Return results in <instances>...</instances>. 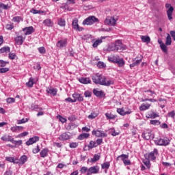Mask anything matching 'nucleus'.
Listing matches in <instances>:
<instances>
[{
    "mask_svg": "<svg viewBox=\"0 0 175 175\" xmlns=\"http://www.w3.org/2000/svg\"><path fill=\"white\" fill-rule=\"evenodd\" d=\"M144 164L148 167V169H150V160H144L143 161Z\"/></svg>",
    "mask_w": 175,
    "mask_h": 175,
    "instance_id": "obj_62",
    "label": "nucleus"
},
{
    "mask_svg": "<svg viewBox=\"0 0 175 175\" xmlns=\"http://www.w3.org/2000/svg\"><path fill=\"white\" fill-rule=\"evenodd\" d=\"M16 37L14 38L15 44L17 46H21L23 43H24V40H25V36H23V35L16 33Z\"/></svg>",
    "mask_w": 175,
    "mask_h": 175,
    "instance_id": "obj_6",
    "label": "nucleus"
},
{
    "mask_svg": "<svg viewBox=\"0 0 175 175\" xmlns=\"http://www.w3.org/2000/svg\"><path fill=\"white\" fill-rule=\"evenodd\" d=\"M46 92L50 95H53V96H55V95H57V92H58V90L55 88L48 87L46 88Z\"/></svg>",
    "mask_w": 175,
    "mask_h": 175,
    "instance_id": "obj_21",
    "label": "nucleus"
},
{
    "mask_svg": "<svg viewBox=\"0 0 175 175\" xmlns=\"http://www.w3.org/2000/svg\"><path fill=\"white\" fill-rule=\"evenodd\" d=\"M8 64H9V62H5L3 60H0V68H3V67L6 66V65H8Z\"/></svg>",
    "mask_w": 175,
    "mask_h": 175,
    "instance_id": "obj_56",
    "label": "nucleus"
},
{
    "mask_svg": "<svg viewBox=\"0 0 175 175\" xmlns=\"http://www.w3.org/2000/svg\"><path fill=\"white\" fill-rule=\"evenodd\" d=\"M114 84V79L108 77L103 76L101 81V85L109 87V85H113Z\"/></svg>",
    "mask_w": 175,
    "mask_h": 175,
    "instance_id": "obj_3",
    "label": "nucleus"
},
{
    "mask_svg": "<svg viewBox=\"0 0 175 175\" xmlns=\"http://www.w3.org/2000/svg\"><path fill=\"white\" fill-rule=\"evenodd\" d=\"M103 79V75L100 74H96L92 76V80L94 84H99L101 85L102 84V80Z\"/></svg>",
    "mask_w": 175,
    "mask_h": 175,
    "instance_id": "obj_7",
    "label": "nucleus"
},
{
    "mask_svg": "<svg viewBox=\"0 0 175 175\" xmlns=\"http://www.w3.org/2000/svg\"><path fill=\"white\" fill-rule=\"evenodd\" d=\"M79 81L82 84H90L91 79H90V78L88 77H81V79H79Z\"/></svg>",
    "mask_w": 175,
    "mask_h": 175,
    "instance_id": "obj_27",
    "label": "nucleus"
},
{
    "mask_svg": "<svg viewBox=\"0 0 175 175\" xmlns=\"http://www.w3.org/2000/svg\"><path fill=\"white\" fill-rule=\"evenodd\" d=\"M40 151V148H39V146H37L36 148H33V154H38Z\"/></svg>",
    "mask_w": 175,
    "mask_h": 175,
    "instance_id": "obj_63",
    "label": "nucleus"
},
{
    "mask_svg": "<svg viewBox=\"0 0 175 175\" xmlns=\"http://www.w3.org/2000/svg\"><path fill=\"white\" fill-rule=\"evenodd\" d=\"M145 96H153V98H155V96L154 95H157V94L154 93V91L152 90H147V91H145Z\"/></svg>",
    "mask_w": 175,
    "mask_h": 175,
    "instance_id": "obj_40",
    "label": "nucleus"
},
{
    "mask_svg": "<svg viewBox=\"0 0 175 175\" xmlns=\"http://www.w3.org/2000/svg\"><path fill=\"white\" fill-rule=\"evenodd\" d=\"M128 158H129V155L122 154L116 158V161H120V159L121 161H122L124 165L125 166H128L131 165V160L128 159Z\"/></svg>",
    "mask_w": 175,
    "mask_h": 175,
    "instance_id": "obj_4",
    "label": "nucleus"
},
{
    "mask_svg": "<svg viewBox=\"0 0 175 175\" xmlns=\"http://www.w3.org/2000/svg\"><path fill=\"white\" fill-rule=\"evenodd\" d=\"M120 56L119 55H111L108 57V61H109V62H113V64H116L118 61V59H119Z\"/></svg>",
    "mask_w": 175,
    "mask_h": 175,
    "instance_id": "obj_25",
    "label": "nucleus"
},
{
    "mask_svg": "<svg viewBox=\"0 0 175 175\" xmlns=\"http://www.w3.org/2000/svg\"><path fill=\"white\" fill-rule=\"evenodd\" d=\"M114 46L116 51H124V50H126V46L122 44L121 40H117L114 43Z\"/></svg>",
    "mask_w": 175,
    "mask_h": 175,
    "instance_id": "obj_5",
    "label": "nucleus"
},
{
    "mask_svg": "<svg viewBox=\"0 0 175 175\" xmlns=\"http://www.w3.org/2000/svg\"><path fill=\"white\" fill-rule=\"evenodd\" d=\"M170 44H172V37H170V33H167L166 41H165V45L170 46Z\"/></svg>",
    "mask_w": 175,
    "mask_h": 175,
    "instance_id": "obj_41",
    "label": "nucleus"
},
{
    "mask_svg": "<svg viewBox=\"0 0 175 175\" xmlns=\"http://www.w3.org/2000/svg\"><path fill=\"white\" fill-rule=\"evenodd\" d=\"M48 154H49L48 148H44L40 152V155L41 158H46V157H47Z\"/></svg>",
    "mask_w": 175,
    "mask_h": 175,
    "instance_id": "obj_31",
    "label": "nucleus"
},
{
    "mask_svg": "<svg viewBox=\"0 0 175 175\" xmlns=\"http://www.w3.org/2000/svg\"><path fill=\"white\" fill-rule=\"evenodd\" d=\"M0 8L1 9H4V10H8V9H9V5H5L4 3H1L0 4Z\"/></svg>",
    "mask_w": 175,
    "mask_h": 175,
    "instance_id": "obj_61",
    "label": "nucleus"
},
{
    "mask_svg": "<svg viewBox=\"0 0 175 175\" xmlns=\"http://www.w3.org/2000/svg\"><path fill=\"white\" fill-rule=\"evenodd\" d=\"M117 113H118V114H120V116H126V114H131V113H132V111H131V109H129V111H125L122 108H118Z\"/></svg>",
    "mask_w": 175,
    "mask_h": 175,
    "instance_id": "obj_23",
    "label": "nucleus"
},
{
    "mask_svg": "<svg viewBox=\"0 0 175 175\" xmlns=\"http://www.w3.org/2000/svg\"><path fill=\"white\" fill-rule=\"evenodd\" d=\"M102 39H105V37H101L100 39H98L96 41H94L92 44V46L94 49H96V47H98V46H99V44H100V43H102V42H103Z\"/></svg>",
    "mask_w": 175,
    "mask_h": 175,
    "instance_id": "obj_32",
    "label": "nucleus"
},
{
    "mask_svg": "<svg viewBox=\"0 0 175 175\" xmlns=\"http://www.w3.org/2000/svg\"><path fill=\"white\" fill-rule=\"evenodd\" d=\"M43 24L45 25V27H53V25H54V23L51 21V19H45L43 21Z\"/></svg>",
    "mask_w": 175,
    "mask_h": 175,
    "instance_id": "obj_33",
    "label": "nucleus"
},
{
    "mask_svg": "<svg viewBox=\"0 0 175 175\" xmlns=\"http://www.w3.org/2000/svg\"><path fill=\"white\" fill-rule=\"evenodd\" d=\"M88 147L89 150H92V148H95V147H98V144H96V142H95V141H90Z\"/></svg>",
    "mask_w": 175,
    "mask_h": 175,
    "instance_id": "obj_38",
    "label": "nucleus"
},
{
    "mask_svg": "<svg viewBox=\"0 0 175 175\" xmlns=\"http://www.w3.org/2000/svg\"><path fill=\"white\" fill-rule=\"evenodd\" d=\"M22 31L23 32H24L25 36H27L28 35H31V33H33V32H35V29H33V27L30 26L23 28Z\"/></svg>",
    "mask_w": 175,
    "mask_h": 175,
    "instance_id": "obj_14",
    "label": "nucleus"
},
{
    "mask_svg": "<svg viewBox=\"0 0 175 175\" xmlns=\"http://www.w3.org/2000/svg\"><path fill=\"white\" fill-rule=\"evenodd\" d=\"M87 137H90V135L88 133H83L79 136V140H83V139H87Z\"/></svg>",
    "mask_w": 175,
    "mask_h": 175,
    "instance_id": "obj_45",
    "label": "nucleus"
},
{
    "mask_svg": "<svg viewBox=\"0 0 175 175\" xmlns=\"http://www.w3.org/2000/svg\"><path fill=\"white\" fill-rule=\"evenodd\" d=\"M38 51L40 53V54H45L46 53V49L44 46H41L38 48Z\"/></svg>",
    "mask_w": 175,
    "mask_h": 175,
    "instance_id": "obj_58",
    "label": "nucleus"
},
{
    "mask_svg": "<svg viewBox=\"0 0 175 175\" xmlns=\"http://www.w3.org/2000/svg\"><path fill=\"white\" fill-rule=\"evenodd\" d=\"M154 142L156 146L166 147V146H169L170 144V139L167 137H156L154 139Z\"/></svg>",
    "mask_w": 175,
    "mask_h": 175,
    "instance_id": "obj_1",
    "label": "nucleus"
},
{
    "mask_svg": "<svg viewBox=\"0 0 175 175\" xmlns=\"http://www.w3.org/2000/svg\"><path fill=\"white\" fill-rule=\"evenodd\" d=\"M142 137L145 139V140H150V139L154 138V134H152L151 130H146L142 133Z\"/></svg>",
    "mask_w": 175,
    "mask_h": 175,
    "instance_id": "obj_13",
    "label": "nucleus"
},
{
    "mask_svg": "<svg viewBox=\"0 0 175 175\" xmlns=\"http://www.w3.org/2000/svg\"><path fill=\"white\" fill-rule=\"evenodd\" d=\"M0 53H10V47L4 46L0 49Z\"/></svg>",
    "mask_w": 175,
    "mask_h": 175,
    "instance_id": "obj_44",
    "label": "nucleus"
},
{
    "mask_svg": "<svg viewBox=\"0 0 175 175\" xmlns=\"http://www.w3.org/2000/svg\"><path fill=\"white\" fill-rule=\"evenodd\" d=\"M57 24L58 25H59V27H65V25H66L65 19L64 18L59 19L57 21Z\"/></svg>",
    "mask_w": 175,
    "mask_h": 175,
    "instance_id": "obj_42",
    "label": "nucleus"
},
{
    "mask_svg": "<svg viewBox=\"0 0 175 175\" xmlns=\"http://www.w3.org/2000/svg\"><path fill=\"white\" fill-rule=\"evenodd\" d=\"M116 64H117L119 68H122V66H125V61H124L123 58L119 57V59H118V61H116Z\"/></svg>",
    "mask_w": 175,
    "mask_h": 175,
    "instance_id": "obj_28",
    "label": "nucleus"
},
{
    "mask_svg": "<svg viewBox=\"0 0 175 175\" xmlns=\"http://www.w3.org/2000/svg\"><path fill=\"white\" fill-rule=\"evenodd\" d=\"M150 124L151 125H161V122L159 120H150Z\"/></svg>",
    "mask_w": 175,
    "mask_h": 175,
    "instance_id": "obj_48",
    "label": "nucleus"
},
{
    "mask_svg": "<svg viewBox=\"0 0 175 175\" xmlns=\"http://www.w3.org/2000/svg\"><path fill=\"white\" fill-rule=\"evenodd\" d=\"M72 137L70 133H63L59 137V139L62 142H65V140H69Z\"/></svg>",
    "mask_w": 175,
    "mask_h": 175,
    "instance_id": "obj_16",
    "label": "nucleus"
},
{
    "mask_svg": "<svg viewBox=\"0 0 175 175\" xmlns=\"http://www.w3.org/2000/svg\"><path fill=\"white\" fill-rule=\"evenodd\" d=\"M107 51H117V49H116V46L113 44V45H111V46H108Z\"/></svg>",
    "mask_w": 175,
    "mask_h": 175,
    "instance_id": "obj_54",
    "label": "nucleus"
},
{
    "mask_svg": "<svg viewBox=\"0 0 175 175\" xmlns=\"http://www.w3.org/2000/svg\"><path fill=\"white\" fill-rule=\"evenodd\" d=\"M38 142H39V137L34 136L33 137L29 138V140L26 142V146H31V144H33Z\"/></svg>",
    "mask_w": 175,
    "mask_h": 175,
    "instance_id": "obj_17",
    "label": "nucleus"
},
{
    "mask_svg": "<svg viewBox=\"0 0 175 175\" xmlns=\"http://www.w3.org/2000/svg\"><path fill=\"white\" fill-rule=\"evenodd\" d=\"M72 28L78 32H81V31L84 30L83 27H80V26H79V19H77V18L72 20Z\"/></svg>",
    "mask_w": 175,
    "mask_h": 175,
    "instance_id": "obj_9",
    "label": "nucleus"
},
{
    "mask_svg": "<svg viewBox=\"0 0 175 175\" xmlns=\"http://www.w3.org/2000/svg\"><path fill=\"white\" fill-rule=\"evenodd\" d=\"M99 159H100V154H95L93 158L90 159V162L92 163H95V162H97Z\"/></svg>",
    "mask_w": 175,
    "mask_h": 175,
    "instance_id": "obj_30",
    "label": "nucleus"
},
{
    "mask_svg": "<svg viewBox=\"0 0 175 175\" xmlns=\"http://www.w3.org/2000/svg\"><path fill=\"white\" fill-rule=\"evenodd\" d=\"M140 38H141V40H142L144 43H150V42H151V38H150V36H141Z\"/></svg>",
    "mask_w": 175,
    "mask_h": 175,
    "instance_id": "obj_34",
    "label": "nucleus"
},
{
    "mask_svg": "<svg viewBox=\"0 0 175 175\" xmlns=\"http://www.w3.org/2000/svg\"><path fill=\"white\" fill-rule=\"evenodd\" d=\"M99 173V166L94 165L88 168L86 175L98 174Z\"/></svg>",
    "mask_w": 175,
    "mask_h": 175,
    "instance_id": "obj_11",
    "label": "nucleus"
},
{
    "mask_svg": "<svg viewBox=\"0 0 175 175\" xmlns=\"http://www.w3.org/2000/svg\"><path fill=\"white\" fill-rule=\"evenodd\" d=\"M95 23H99V19L94 16H90L83 21V25H92Z\"/></svg>",
    "mask_w": 175,
    "mask_h": 175,
    "instance_id": "obj_2",
    "label": "nucleus"
},
{
    "mask_svg": "<svg viewBox=\"0 0 175 175\" xmlns=\"http://www.w3.org/2000/svg\"><path fill=\"white\" fill-rule=\"evenodd\" d=\"M12 21L14 23H20L23 21V18H21V16H15L12 18Z\"/></svg>",
    "mask_w": 175,
    "mask_h": 175,
    "instance_id": "obj_47",
    "label": "nucleus"
},
{
    "mask_svg": "<svg viewBox=\"0 0 175 175\" xmlns=\"http://www.w3.org/2000/svg\"><path fill=\"white\" fill-rule=\"evenodd\" d=\"M7 103H14L16 102V99L14 98H8L6 99Z\"/></svg>",
    "mask_w": 175,
    "mask_h": 175,
    "instance_id": "obj_59",
    "label": "nucleus"
},
{
    "mask_svg": "<svg viewBox=\"0 0 175 175\" xmlns=\"http://www.w3.org/2000/svg\"><path fill=\"white\" fill-rule=\"evenodd\" d=\"M97 66L98 68H100V69H103V68H106V64L103 62H98L97 64Z\"/></svg>",
    "mask_w": 175,
    "mask_h": 175,
    "instance_id": "obj_51",
    "label": "nucleus"
},
{
    "mask_svg": "<svg viewBox=\"0 0 175 175\" xmlns=\"http://www.w3.org/2000/svg\"><path fill=\"white\" fill-rule=\"evenodd\" d=\"M24 129V127L21 126H15L10 128V131L12 132H15L16 133H18L20 131H23Z\"/></svg>",
    "mask_w": 175,
    "mask_h": 175,
    "instance_id": "obj_24",
    "label": "nucleus"
},
{
    "mask_svg": "<svg viewBox=\"0 0 175 175\" xmlns=\"http://www.w3.org/2000/svg\"><path fill=\"white\" fill-rule=\"evenodd\" d=\"M30 13H32L33 14H42V13H44V12L33 8L30 10Z\"/></svg>",
    "mask_w": 175,
    "mask_h": 175,
    "instance_id": "obj_43",
    "label": "nucleus"
},
{
    "mask_svg": "<svg viewBox=\"0 0 175 175\" xmlns=\"http://www.w3.org/2000/svg\"><path fill=\"white\" fill-rule=\"evenodd\" d=\"M110 167V162H105L101 165L102 169H109Z\"/></svg>",
    "mask_w": 175,
    "mask_h": 175,
    "instance_id": "obj_46",
    "label": "nucleus"
},
{
    "mask_svg": "<svg viewBox=\"0 0 175 175\" xmlns=\"http://www.w3.org/2000/svg\"><path fill=\"white\" fill-rule=\"evenodd\" d=\"M20 165H24L27 161H28V157L27 155H23L19 159Z\"/></svg>",
    "mask_w": 175,
    "mask_h": 175,
    "instance_id": "obj_36",
    "label": "nucleus"
},
{
    "mask_svg": "<svg viewBox=\"0 0 175 175\" xmlns=\"http://www.w3.org/2000/svg\"><path fill=\"white\" fill-rule=\"evenodd\" d=\"M165 8L166 9H168L167 10V16L168 17V20H173V16H173V12L174 10V8L170 3H167L165 5Z\"/></svg>",
    "mask_w": 175,
    "mask_h": 175,
    "instance_id": "obj_8",
    "label": "nucleus"
},
{
    "mask_svg": "<svg viewBox=\"0 0 175 175\" xmlns=\"http://www.w3.org/2000/svg\"><path fill=\"white\" fill-rule=\"evenodd\" d=\"M12 144H14L15 146H21L23 144V141L22 140H18L16 141L14 139H12Z\"/></svg>",
    "mask_w": 175,
    "mask_h": 175,
    "instance_id": "obj_49",
    "label": "nucleus"
},
{
    "mask_svg": "<svg viewBox=\"0 0 175 175\" xmlns=\"http://www.w3.org/2000/svg\"><path fill=\"white\" fill-rule=\"evenodd\" d=\"M78 146H79V144L76 142H72L69 145L70 148H76L77 147H78Z\"/></svg>",
    "mask_w": 175,
    "mask_h": 175,
    "instance_id": "obj_57",
    "label": "nucleus"
},
{
    "mask_svg": "<svg viewBox=\"0 0 175 175\" xmlns=\"http://www.w3.org/2000/svg\"><path fill=\"white\" fill-rule=\"evenodd\" d=\"M10 59H16L17 58V55L15 53H9Z\"/></svg>",
    "mask_w": 175,
    "mask_h": 175,
    "instance_id": "obj_53",
    "label": "nucleus"
},
{
    "mask_svg": "<svg viewBox=\"0 0 175 175\" xmlns=\"http://www.w3.org/2000/svg\"><path fill=\"white\" fill-rule=\"evenodd\" d=\"M110 134L111 135V136H118V135H120V133L116 132V129H111Z\"/></svg>",
    "mask_w": 175,
    "mask_h": 175,
    "instance_id": "obj_50",
    "label": "nucleus"
},
{
    "mask_svg": "<svg viewBox=\"0 0 175 175\" xmlns=\"http://www.w3.org/2000/svg\"><path fill=\"white\" fill-rule=\"evenodd\" d=\"M25 122H28V118H26V119L23 118L22 120H19L17 121L18 124H25Z\"/></svg>",
    "mask_w": 175,
    "mask_h": 175,
    "instance_id": "obj_55",
    "label": "nucleus"
},
{
    "mask_svg": "<svg viewBox=\"0 0 175 175\" xmlns=\"http://www.w3.org/2000/svg\"><path fill=\"white\" fill-rule=\"evenodd\" d=\"M142 64V59H137L135 62L130 64V68L132 69V68H135V66H137V65H140Z\"/></svg>",
    "mask_w": 175,
    "mask_h": 175,
    "instance_id": "obj_39",
    "label": "nucleus"
},
{
    "mask_svg": "<svg viewBox=\"0 0 175 175\" xmlns=\"http://www.w3.org/2000/svg\"><path fill=\"white\" fill-rule=\"evenodd\" d=\"M79 172L81 173V174H85V172L88 173V167H82Z\"/></svg>",
    "mask_w": 175,
    "mask_h": 175,
    "instance_id": "obj_52",
    "label": "nucleus"
},
{
    "mask_svg": "<svg viewBox=\"0 0 175 175\" xmlns=\"http://www.w3.org/2000/svg\"><path fill=\"white\" fill-rule=\"evenodd\" d=\"M57 118H59V120L60 121V122H62V124L66 122V119L61 116H58Z\"/></svg>",
    "mask_w": 175,
    "mask_h": 175,
    "instance_id": "obj_60",
    "label": "nucleus"
},
{
    "mask_svg": "<svg viewBox=\"0 0 175 175\" xmlns=\"http://www.w3.org/2000/svg\"><path fill=\"white\" fill-rule=\"evenodd\" d=\"M92 135L96 136V137H107V134L103 131L100 130H93L92 132Z\"/></svg>",
    "mask_w": 175,
    "mask_h": 175,
    "instance_id": "obj_10",
    "label": "nucleus"
},
{
    "mask_svg": "<svg viewBox=\"0 0 175 175\" xmlns=\"http://www.w3.org/2000/svg\"><path fill=\"white\" fill-rule=\"evenodd\" d=\"M146 118H157V117H159V113H156L153 111H148L146 115Z\"/></svg>",
    "mask_w": 175,
    "mask_h": 175,
    "instance_id": "obj_18",
    "label": "nucleus"
},
{
    "mask_svg": "<svg viewBox=\"0 0 175 175\" xmlns=\"http://www.w3.org/2000/svg\"><path fill=\"white\" fill-rule=\"evenodd\" d=\"M116 23H117V21L111 16H107L104 21L105 25H111V27L116 25Z\"/></svg>",
    "mask_w": 175,
    "mask_h": 175,
    "instance_id": "obj_12",
    "label": "nucleus"
},
{
    "mask_svg": "<svg viewBox=\"0 0 175 175\" xmlns=\"http://www.w3.org/2000/svg\"><path fill=\"white\" fill-rule=\"evenodd\" d=\"M6 72H9V68H0V73H6Z\"/></svg>",
    "mask_w": 175,
    "mask_h": 175,
    "instance_id": "obj_64",
    "label": "nucleus"
},
{
    "mask_svg": "<svg viewBox=\"0 0 175 175\" xmlns=\"http://www.w3.org/2000/svg\"><path fill=\"white\" fill-rule=\"evenodd\" d=\"M93 94L97 96V98H103V96H105V92L102 90H98V89H94Z\"/></svg>",
    "mask_w": 175,
    "mask_h": 175,
    "instance_id": "obj_20",
    "label": "nucleus"
},
{
    "mask_svg": "<svg viewBox=\"0 0 175 175\" xmlns=\"http://www.w3.org/2000/svg\"><path fill=\"white\" fill-rule=\"evenodd\" d=\"M150 107H151V105L148 103L142 104L139 107V110H141V111H144L146 110H148Z\"/></svg>",
    "mask_w": 175,
    "mask_h": 175,
    "instance_id": "obj_29",
    "label": "nucleus"
},
{
    "mask_svg": "<svg viewBox=\"0 0 175 175\" xmlns=\"http://www.w3.org/2000/svg\"><path fill=\"white\" fill-rule=\"evenodd\" d=\"M14 139V138L10 135H4L1 137V140H3V142H11V143H12Z\"/></svg>",
    "mask_w": 175,
    "mask_h": 175,
    "instance_id": "obj_26",
    "label": "nucleus"
},
{
    "mask_svg": "<svg viewBox=\"0 0 175 175\" xmlns=\"http://www.w3.org/2000/svg\"><path fill=\"white\" fill-rule=\"evenodd\" d=\"M35 81V79L31 77L29 79V81L27 83H26V85L27 87H29V88H32V87H33V84Z\"/></svg>",
    "mask_w": 175,
    "mask_h": 175,
    "instance_id": "obj_35",
    "label": "nucleus"
},
{
    "mask_svg": "<svg viewBox=\"0 0 175 175\" xmlns=\"http://www.w3.org/2000/svg\"><path fill=\"white\" fill-rule=\"evenodd\" d=\"M66 44H68V41L66 39H64L59 40L57 42L56 46L57 47H59V49H64V47H66Z\"/></svg>",
    "mask_w": 175,
    "mask_h": 175,
    "instance_id": "obj_19",
    "label": "nucleus"
},
{
    "mask_svg": "<svg viewBox=\"0 0 175 175\" xmlns=\"http://www.w3.org/2000/svg\"><path fill=\"white\" fill-rule=\"evenodd\" d=\"M158 155V149L154 148L153 151H152L149 154H148V159L150 161H155L157 159V157Z\"/></svg>",
    "mask_w": 175,
    "mask_h": 175,
    "instance_id": "obj_15",
    "label": "nucleus"
},
{
    "mask_svg": "<svg viewBox=\"0 0 175 175\" xmlns=\"http://www.w3.org/2000/svg\"><path fill=\"white\" fill-rule=\"evenodd\" d=\"M72 98L75 102H83L84 100V98L81 96V94L77 93L73 94Z\"/></svg>",
    "mask_w": 175,
    "mask_h": 175,
    "instance_id": "obj_22",
    "label": "nucleus"
},
{
    "mask_svg": "<svg viewBox=\"0 0 175 175\" xmlns=\"http://www.w3.org/2000/svg\"><path fill=\"white\" fill-rule=\"evenodd\" d=\"M105 117L108 120H114V118H117V115H114L111 113H105Z\"/></svg>",
    "mask_w": 175,
    "mask_h": 175,
    "instance_id": "obj_37",
    "label": "nucleus"
}]
</instances>
